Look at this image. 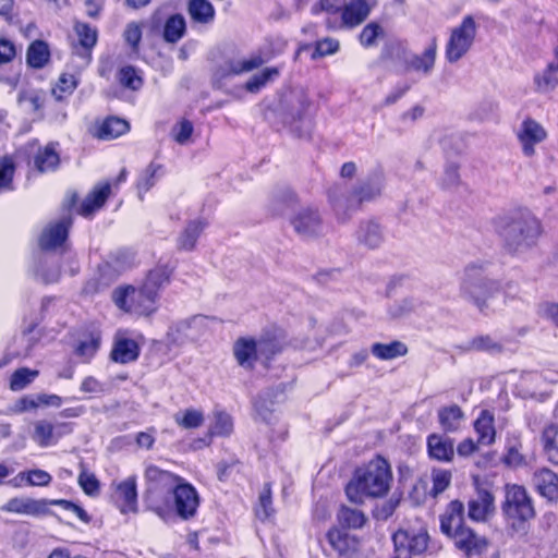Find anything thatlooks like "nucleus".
Wrapping results in <instances>:
<instances>
[{"instance_id": "4468645a", "label": "nucleus", "mask_w": 558, "mask_h": 558, "mask_svg": "<svg viewBox=\"0 0 558 558\" xmlns=\"http://www.w3.org/2000/svg\"><path fill=\"white\" fill-rule=\"evenodd\" d=\"M209 317L194 315L173 323L167 331V341L171 345H182L198 338L208 327Z\"/></svg>"}, {"instance_id": "c03bdc74", "label": "nucleus", "mask_w": 558, "mask_h": 558, "mask_svg": "<svg viewBox=\"0 0 558 558\" xmlns=\"http://www.w3.org/2000/svg\"><path fill=\"white\" fill-rule=\"evenodd\" d=\"M338 521L343 527L360 529L364 525L366 518L361 510L342 506L338 512Z\"/></svg>"}, {"instance_id": "58836bf2", "label": "nucleus", "mask_w": 558, "mask_h": 558, "mask_svg": "<svg viewBox=\"0 0 558 558\" xmlns=\"http://www.w3.org/2000/svg\"><path fill=\"white\" fill-rule=\"evenodd\" d=\"M187 11L191 19L199 24H209L215 19V9L208 0H190Z\"/></svg>"}, {"instance_id": "09e8293b", "label": "nucleus", "mask_w": 558, "mask_h": 558, "mask_svg": "<svg viewBox=\"0 0 558 558\" xmlns=\"http://www.w3.org/2000/svg\"><path fill=\"white\" fill-rule=\"evenodd\" d=\"M37 376L38 371H32L26 367L19 368L11 376L10 388L13 391H20L27 387Z\"/></svg>"}, {"instance_id": "e433bc0d", "label": "nucleus", "mask_w": 558, "mask_h": 558, "mask_svg": "<svg viewBox=\"0 0 558 558\" xmlns=\"http://www.w3.org/2000/svg\"><path fill=\"white\" fill-rule=\"evenodd\" d=\"M170 277L171 270L167 266H158L147 274L143 286L159 299V291L170 282Z\"/></svg>"}, {"instance_id": "37998d69", "label": "nucleus", "mask_w": 558, "mask_h": 558, "mask_svg": "<svg viewBox=\"0 0 558 558\" xmlns=\"http://www.w3.org/2000/svg\"><path fill=\"white\" fill-rule=\"evenodd\" d=\"M59 162V155L50 145L46 146L43 150H39L34 159L35 167L40 172L54 170Z\"/></svg>"}, {"instance_id": "6e6552de", "label": "nucleus", "mask_w": 558, "mask_h": 558, "mask_svg": "<svg viewBox=\"0 0 558 558\" xmlns=\"http://www.w3.org/2000/svg\"><path fill=\"white\" fill-rule=\"evenodd\" d=\"M113 301L119 308L125 312L148 316L157 311L158 299L142 284L140 288L130 286L116 289Z\"/></svg>"}, {"instance_id": "69168bd1", "label": "nucleus", "mask_w": 558, "mask_h": 558, "mask_svg": "<svg viewBox=\"0 0 558 558\" xmlns=\"http://www.w3.org/2000/svg\"><path fill=\"white\" fill-rule=\"evenodd\" d=\"M340 44L337 39L333 38H324L316 43L315 51L313 53V58H322L329 54H333L339 50Z\"/></svg>"}, {"instance_id": "4d7b16f0", "label": "nucleus", "mask_w": 558, "mask_h": 558, "mask_svg": "<svg viewBox=\"0 0 558 558\" xmlns=\"http://www.w3.org/2000/svg\"><path fill=\"white\" fill-rule=\"evenodd\" d=\"M14 174V163L11 158L0 159V191L12 189V179Z\"/></svg>"}, {"instance_id": "f3484780", "label": "nucleus", "mask_w": 558, "mask_h": 558, "mask_svg": "<svg viewBox=\"0 0 558 558\" xmlns=\"http://www.w3.org/2000/svg\"><path fill=\"white\" fill-rule=\"evenodd\" d=\"M175 513L183 520H189L196 514L199 506V496L195 487L184 478L177 486L171 496Z\"/></svg>"}, {"instance_id": "5701e85b", "label": "nucleus", "mask_w": 558, "mask_h": 558, "mask_svg": "<svg viewBox=\"0 0 558 558\" xmlns=\"http://www.w3.org/2000/svg\"><path fill=\"white\" fill-rule=\"evenodd\" d=\"M476 496L469 500L468 515L473 521H485L488 514V488L478 475L472 476Z\"/></svg>"}, {"instance_id": "864d4df0", "label": "nucleus", "mask_w": 558, "mask_h": 558, "mask_svg": "<svg viewBox=\"0 0 558 558\" xmlns=\"http://www.w3.org/2000/svg\"><path fill=\"white\" fill-rule=\"evenodd\" d=\"M384 36L383 27L375 22L365 25L360 33L359 39L363 47L369 48L376 45V40Z\"/></svg>"}, {"instance_id": "79ce46f5", "label": "nucleus", "mask_w": 558, "mask_h": 558, "mask_svg": "<svg viewBox=\"0 0 558 558\" xmlns=\"http://www.w3.org/2000/svg\"><path fill=\"white\" fill-rule=\"evenodd\" d=\"M439 423L447 432H454L459 428L463 418V412L457 404L442 408L438 411Z\"/></svg>"}, {"instance_id": "774afa93", "label": "nucleus", "mask_w": 558, "mask_h": 558, "mask_svg": "<svg viewBox=\"0 0 558 558\" xmlns=\"http://www.w3.org/2000/svg\"><path fill=\"white\" fill-rule=\"evenodd\" d=\"M175 421L184 428H195L202 425L204 416L199 411L187 410L181 418L177 416Z\"/></svg>"}, {"instance_id": "f704fd0d", "label": "nucleus", "mask_w": 558, "mask_h": 558, "mask_svg": "<svg viewBox=\"0 0 558 558\" xmlns=\"http://www.w3.org/2000/svg\"><path fill=\"white\" fill-rule=\"evenodd\" d=\"M61 436L60 432H56L54 425L47 420H39L34 423V432L32 438L40 447H48L54 444Z\"/></svg>"}, {"instance_id": "5fc2aeb1", "label": "nucleus", "mask_w": 558, "mask_h": 558, "mask_svg": "<svg viewBox=\"0 0 558 558\" xmlns=\"http://www.w3.org/2000/svg\"><path fill=\"white\" fill-rule=\"evenodd\" d=\"M118 78L123 87L137 90L143 85V80L133 66H124L119 71Z\"/></svg>"}, {"instance_id": "3c124183", "label": "nucleus", "mask_w": 558, "mask_h": 558, "mask_svg": "<svg viewBox=\"0 0 558 558\" xmlns=\"http://www.w3.org/2000/svg\"><path fill=\"white\" fill-rule=\"evenodd\" d=\"M276 68H266L260 73L253 75L246 83L245 89L250 93H257L264 87L272 77L278 75Z\"/></svg>"}, {"instance_id": "0eeeda50", "label": "nucleus", "mask_w": 558, "mask_h": 558, "mask_svg": "<svg viewBox=\"0 0 558 558\" xmlns=\"http://www.w3.org/2000/svg\"><path fill=\"white\" fill-rule=\"evenodd\" d=\"M488 271L485 262L470 263L465 266L461 281L460 293L466 301L483 311L488 295Z\"/></svg>"}, {"instance_id": "680f3d73", "label": "nucleus", "mask_w": 558, "mask_h": 558, "mask_svg": "<svg viewBox=\"0 0 558 558\" xmlns=\"http://www.w3.org/2000/svg\"><path fill=\"white\" fill-rule=\"evenodd\" d=\"M537 315L558 328V302L543 301L537 305Z\"/></svg>"}, {"instance_id": "338daca9", "label": "nucleus", "mask_w": 558, "mask_h": 558, "mask_svg": "<svg viewBox=\"0 0 558 558\" xmlns=\"http://www.w3.org/2000/svg\"><path fill=\"white\" fill-rule=\"evenodd\" d=\"M459 166L456 162H448L445 167L444 177L441 179V185L445 189H451L459 184Z\"/></svg>"}, {"instance_id": "423d86ee", "label": "nucleus", "mask_w": 558, "mask_h": 558, "mask_svg": "<svg viewBox=\"0 0 558 558\" xmlns=\"http://www.w3.org/2000/svg\"><path fill=\"white\" fill-rule=\"evenodd\" d=\"M312 106L310 97L303 90L291 93L287 99L283 122L301 138L310 137L313 132Z\"/></svg>"}, {"instance_id": "a18cd8bd", "label": "nucleus", "mask_w": 558, "mask_h": 558, "mask_svg": "<svg viewBox=\"0 0 558 558\" xmlns=\"http://www.w3.org/2000/svg\"><path fill=\"white\" fill-rule=\"evenodd\" d=\"M274 512L270 483H265L258 496L255 514L259 520L265 521L269 519Z\"/></svg>"}, {"instance_id": "ea45409f", "label": "nucleus", "mask_w": 558, "mask_h": 558, "mask_svg": "<svg viewBox=\"0 0 558 558\" xmlns=\"http://www.w3.org/2000/svg\"><path fill=\"white\" fill-rule=\"evenodd\" d=\"M130 129L129 123L120 118H107L98 130V137L101 140H112L124 133Z\"/></svg>"}, {"instance_id": "20e7f679", "label": "nucleus", "mask_w": 558, "mask_h": 558, "mask_svg": "<svg viewBox=\"0 0 558 558\" xmlns=\"http://www.w3.org/2000/svg\"><path fill=\"white\" fill-rule=\"evenodd\" d=\"M383 184V173L375 171L362 180L348 195L341 193L339 187L329 190V201L338 220L347 222L363 202H369L381 193Z\"/></svg>"}, {"instance_id": "603ef678", "label": "nucleus", "mask_w": 558, "mask_h": 558, "mask_svg": "<svg viewBox=\"0 0 558 558\" xmlns=\"http://www.w3.org/2000/svg\"><path fill=\"white\" fill-rule=\"evenodd\" d=\"M161 169L160 165L149 163L137 182L138 196L143 199V193L148 192L156 184V174Z\"/></svg>"}, {"instance_id": "f257e3e1", "label": "nucleus", "mask_w": 558, "mask_h": 558, "mask_svg": "<svg viewBox=\"0 0 558 558\" xmlns=\"http://www.w3.org/2000/svg\"><path fill=\"white\" fill-rule=\"evenodd\" d=\"M494 230L504 250L521 256L537 246L544 233L542 220L527 207H513L494 218Z\"/></svg>"}, {"instance_id": "052dcab7", "label": "nucleus", "mask_w": 558, "mask_h": 558, "mask_svg": "<svg viewBox=\"0 0 558 558\" xmlns=\"http://www.w3.org/2000/svg\"><path fill=\"white\" fill-rule=\"evenodd\" d=\"M21 480H26L31 486H47L51 482V475L43 470H33L29 472H21L17 474Z\"/></svg>"}, {"instance_id": "7ed1b4c3", "label": "nucleus", "mask_w": 558, "mask_h": 558, "mask_svg": "<svg viewBox=\"0 0 558 558\" xmlns=\"http://www.w3.org/2000/svg\"><path fill=\"white\" fill-rule=\"evenodd\" d=\"M463 514V504L459 500H452L447 506L445 513L440 515V530L465 555H478L485 549L486 539L465 526Z\"/></svg>"}, {"instance_id": "b1692460", "label": "nucleus", "mask_w": 558, "mask_h": 558, "mask_svg": "<svg viewBox=\"0 0 558 558\" xmlns=\"http://www.w3.org/2000/svg\"><path fill=\"white\" fill-rule=\"evenodd\" d=\"M436 56L437 41L436 38H433L421 54H413L405 60V68L427 76L434 70Z\"/></svg>"}, {"instance_id": "39448f33", "label": "nucleus", "mask_w": 558, "mask_h": 558, "mask_svg": "<svg viewBox=\"0 0 558 558\" xmlns=\"http://www.w3.org/2000/svg\"><path fill=\"white\" fill-rule=\"evenodd\" d=\"M144 477L146 483L144 502L147 509L165 519L171 509V496L182 477L156 465L146 466Z\"/></svg>"}, {"instance_id": "1a4fd4ad", "label": "nucleus", "mask_w": 558, "mask_h": 558, "mask_svg": "<svg viewBox=\"0 0 558 558\" xmlns=\"http://www.w3.org/2000/svg\"><path fill=\"white\" fill-rule=\"evenodd\" d=\"M48 504L59 505L62 506L63 509L71 511L74 513L80 520L83 522H88L89 517L87 512L81 508L80 506L64 500H52L48 502L45 499H33L29 497H15L10 499L3 507L2 510L8 512H15L21 514H28V515H39L47 512V506Z\"/></svg>"}, {"instance_id": "bb28decb", "label": "nucleus", "mask_w": 558, "mask_h": 558, "mask_svg": "<svg viewBox=\"0 0 558 558\" xmlns=\"http://www.w3.org/2000/svg\"><path fill=\"white\" fill-rule=\"evenodd\" d=\"M256 341L258 343L260 357L265 361H269L275 355L282 352L288 344L286 333L282 330L268 331Z\"/></svg>"}, {"instance_id": "412c9836", "label": "nucleus", "mask_w": 558, "mask_h": 558, "mask_svg": "<svg viewBox=\"0 0 558 558\" xmlns=\"http://www.w3.org/2000/svg\"><path fill=\"white\" fill-rule=\"evenodd\" d=\"M113 498L119 504L122 512L137 511V484L135 476H129L119 483H112Z\"/></svg>"}, {"instance_id": "aec40b11", "label": "nucleus", "mask_w": 558, "mask_h": 558, "mask_svg": "<svg viewBox=\"0 0 558 558\" xmlns=\"http://www.w3.org/2000/svg\"><path fill=\"white\" fill-rule=\"evenodd\" d=\"M547 136L545 129L533 119H525L518 132L519 141L522 145L523 154L527 157L535 153L534 146L542 143Z\"/></svg>"}, {"instance_id": "de8ad7c7", "label": "nucleus", "mask_w": 558, "mask_h": 558, "mask_svg": "<svg viewBox=\"0 0 558 558\" xmlns=\"http://www.w3.org/2000/svg\"><path fill=\"white\" fill-rule=\"evenodd\" d=\"M451 478H452V473L449 470L433 469V471H432L433 487L429 492L430 496L436 498L441 493H444L450 486Z\"/></svg>"}, {"instance_id": "393cba45", "label": "nucleus", "mask_w": 558, "mask_h": 558, "mask_svg": "<svg viewBox=\"0 0 558 558\" xmlns=\"http://www.w3.org/2000/svg\"><path fill=\"white\" fill-rule=\"evenodd\" d=\"M140 347L133 339H129L121 333H117L110 357L113 362L128 364L138 359Z\"/></svg>"}, {"instance_id": "4c0bfd02", "label": "nucleus", "mask_w": 558, "mask_h": 558, "mask_svg": "<svg viewBox=\"0 0 558 558\" xmlns=\"http://www.w3.org/2000/svg\"><path fill=\"white\" fill-rule=\"evenodd\" d=\"M50 58V50L44 40L33 41L26 52V62L31 68L41 69Z\"/></svg>"}, {"instance_id": "cd10ccee", "label": "nucleus", "mask_w": 558, "mask_h": 558, "mask_svg": "<svg viewBox=\"0 0 558 558\" xmlns=\"http://www.w3.org/2000/svg\"><path fill=\"white\" fill-rule=\"evenodd\" d=\"M75 33L78 43L73 45V52L82 57L87 63L90 60V50L97 41V32L85 23H76Z\"/></svg>"}, {"instance_id": "bf43d9fd", "label": "nucleus", "mask_w": 558, "mask_h": 558, "mask_svg": "<svg viewBox=\"0 0 558 558\" xmlns=\"http://www.w3.org/2000/svg\"><path fill=\"white\" fill-rule=\"evenodd\" d=\"M99 337H90L87 340L80 341L75 348V354L81 356L84 361H89L99 348Z\"/></svg>"}, {"instance_id": "ddd939ff", "label": "nucleus", "mask_w": 558, "mask_h": 558, "mask_svg": "<svg viewBox=\"0 0 558 558\" xmlns=\"http://www.w3.org/2000/svg\"><path fill=\"white\" fill-rule=\"evenodd\" d=\"M476 33L473 17L468 15L462 23L451 31L446 46V58L450 63L460 60L470 49Z\"/></svg>"}, {"instance_id": "2f4dec72", "label": "nucleus", "mask_w": 558, "mask_h": 558, "mask_svg": "<svg viewBox=\"0 0 558 558\" xmlns=\"http://www.w3.org/2000/svg\"><path fill=\"white\" fill-rule=\"evenodd\" d=\"M428 453L439 461H450L453 458V441L445 436L432 434L427 438Z\"/></svg>"}, {"instance_id": "8fccbe9b", "label": "nucleus", "mask_w": 558, "mask_h": 558, "mask_svg": "<svg viewBox=\"0 0 558 558\" xmlns=\"http://www.w3.org/2000/svg\"><path fill=\"white\" fill-rule=\"evenodd\" d=\"M327 539L330 546L340 555L345 554L351 548L352 539L347 532L332 529L327 533Z\"/></svg>"}, {"instance_id": "a878e982", "label": "nucleus", "mask_w": 558, "mask_h": 558, "mask_svg": "<svg viewBox=\"0 0 558 558\" xmlns=\"http://www.w3.org/2000/svg\"><path fill=\"white\" fill-rule=\"evenodd\" d=\"M355 238L360 245L369 250L379 247L385 239L383 228L375 220L362 221L355 231Z\"/></svg>"}, {"instance_id": "9b49d317", "label": "nucleus", "mask_w": 558, "mask_h": 558, "mask_svg": "<svg viewBox=\"0 0 558 558\" xmlns=\"http://www.w3.org/2000/svg\"><path fill=\"white\" fill-rule=\"evenodd\" d=\"M428 541V532L423 524L399 529L392 535L395 558H411L413 555L423 554L427 549Z\"/></svg>"}, {"instance_id": "7c9ffc66", "label": "nucleus", "mask_w": 558, "mask_h": 558, "mask_svg": "<svg viewBox=\"0 0 558 558\" xmlns=\"http://www.w3.org/2000/svg\"><path fill=\"white\" fill-rule=\"evenodd\" d=\"M206 226L207 222L202 219L189 221L177 239L178 248L181 251H193Z\"/></svg>"}, {"instance_id": "6e6d98bb", "label": "nucleus", "mask_w": 558, "mask_h": 558, "mask_svg": "<svg viewBox=\"0 0 558 558\" xmlns=\"http://www.w3.org/2000/svg\"><path fill=\"white\" fill-rule=\"evenodd\" d=\"M233 430V422L229 414L218 412L215 416V423L211 433L218 436H229Z\"/></svg>"}, {"instance_id": "f03ea898", "label": "nucleus", "mask_w": 558, "mask_h": 558, "mask_svg": "<svg viewBox=\"0 0 558 558\" xmlns=\"http://www.w3.org/2000/svg\"><path fill=\"white\" fill-rule=\"evenodd\" d=\"M391 480L389 463L378 457L355 471L345 487V494L352 502L362 504L365 498L385 496L390 488Z\"/></svg>"}, {"instance_id": "13d9d810", "label": "nucleus", "mask_w": 558, "mask_h": 558, "mask_svg": "<svg viewBox=\"0 0 558 558\" xmlns=\"http://www.w3.org/2000/svg\"><path fill=\"white\" fill-rule=\"evenodd\" d=\"M439 145L441 146L444 153L450 157L458 155L461 151V143L458 134L454 133H444L439 140Z\"/></svg>"}, {"instance_id": "e2e57ef3", "label": "nucleus", "mask_w": 558, "mask_h": 558, "mask_svg": "<svg viewBox=\"0 0 558 558\" xmlns=\"http://www.w3.org/2000/svg\"><path fill=\"white\" fill-rule=\"evenodd\" d=\"M344 0H319L318 3L313 5V14L326 12L328 16H339Z\"/></svg>"}, {"instance_id": "72a5a7b5", "label": "nucleus", "mask_w": 558, "mask_h": 558, "mask_svg": "<svg viewBox=\"0 0 558 558\" xmlns=\"http://www.w3.org/2000/svg\"><path fill=\"white\" fill-rule=\"evenodd\" d=\"M111 192L109 183L96 185L94 190L83 201L78 213L84 216H90L96 209L100 208L107 201Z\"/></svg>"}, {"instance_id": "2eb2a0df", "label": "nucleus", "mask_w": 558, "mask_h": 558, "mask_svg": "<svg viewBox=\"0 0 558 558\" xmlns=\"http://www.w3.org/2000/svg\"><path fill=\"white\" fill-rule=\"evenodd\" d=\"M290 225L302 238H316L323 233V218L317 208L306 206L290 217Z\"/></svg>"}, {"instance_id": "9d476101", "label": "nucleus", "mask_w": 558, "mask_h": 558, "mask_svg": "<svg viewBox=\"0 0 558 558\" xmlns=\"http://www.w3.org/2000/svg\"><path fill=\"white\" fill-rule=\"evenodd\" d=\"M376 3V0L344 1L339 16H327L326 26L332 31L355 28L368 17Z\"/></svg>"}, {"instance_id": "dca6fc26", "label": "nucleus", "mask_w": 558, "mask_h": 558, "mask_svg": "<svg viewBox=\"0 0 558 558\" xmlns=\"http://www.w3.org/2000/svg\"><path fill=\"white\" fill-rule=\"evenodd\" d=\"M264 63L260 56H252L248 59H227L214 72L213 84L217 88H221L223 81L234 75L251 72L258 69Z\"/></svg>"}, {"instance_id": "a211bd4d", "label": "nucleus", "mask_w": 558, "mask_h": 558, "mask_svg": "<svg viewBox=\"0 0 558 558\" xmlns=\"http://www.w3.org/2000/svg\"><path fill=\"white\" fill-rule=\"evenodd\" d=\"M232 353L238 365L246 371L254 369L256 362L262 359L258 343L251 337L238 338L232 345Z\"/></svg>"}, {"instance_id": "473e14b6", "label": "nucleus", "mask_w": 558, "mask_h": 558, "mask_svg": "<svg viewBox=\"0 0 558 558\" xmlns=\"http://www.w3.org/2000/svg\"><path fill=\"white\" fill-rule=\"evenodd\" d=\"M543 453L547 461L558 465V425L548 423L541 434Z\"/></svg>"}, {"instance_id": "6ab92c4d", "label": "nucleus", "mask_w": 558, "mask_h": 558, "mask_svg": "<svg viewBox=\"0 0 558 558\" xmlns=\"http://www.w3.org/2000/svg\"><path fill=\"white\" fill-rule=\"evenodd\" d=\"M72 225L71 217H63L61 220L48 225L41 232L39 238V246L41 250L50 251L61 246L69 233Z\"/></svg>"}, {"instance_id": "49530a36", "label": "nucleus", "mask_w": 558, "mask_h": 558, "mask_svg": "<svg viewBox=\"0 0 558 558\" xmlns=\"http://www.w3.org/2000/svg\"><path fill=\"white\" fill-rule=\"evenodd\" d=\"M295 202V193L288 187H282L274 192L270 206L276 215H281L287 207Z\"/></svg>"}, {"instance_id": "c756f323", "label": "nucleus", "mask_w": 558, "mask_h": 558, "mask_svg": "<svg viewBox=\"0 0 558 558\" xmlns=\"http://www.w3.org/2000/svg\"><path fill=\"white\" fill-rule=\"evenodd\" d=\"M534 83L541 93H548L558 86V46L555 49L554 60L543 72L535 74Z\"/></svg>"}, {"instance_id": "c85d7f7f", "label": "nucleus", "mask_w": 558, "mask_h": 558, "mask_svg": "<svg viewBox=\"0 0 558 558\" xmlns=\"http://www.w3.org/2000/svg\"><path fill=\"white\" fill-rule=\"evenodd\" d=\"M487 410H483L481 412V416L475 421L474 428L478 434V438L474 441L472 438H466L458 445L457 452L461 457H468L473 452L477 451L482 445H484V439L488 434V420L486 417Z\"/></svg>"}, {"instance_id": "f8f14e48", "label": "nucleus", "mask_w": 558, "mask_h": 558, "mask_svg": "<svg viewBox=\"0 0 558 558\" xmlns=\"http://www.w3.org/2000/svg\"><path fill=\"white\" fill-rule=\"evenodd\" d=\"M501 509L507 518L521 522L535 517L532 498L525 487L518 484H507L505 486V500Z\"/></svg>"}, {"instance_id": "c9c22d12", "label": "nucleus", "mask_w": 558, "mask_h": 558, "mask_svg": "<svg viewBox=\"0 0 558 558\" xmlns=\"http://www.w3.org/2000/svg\"><path fill=\"white\" fill-rule=\"evenodd\" d=\"M371 352L379 360H393L404 356L408 353V347L399 340L390 343L375 342L371 347Z\"/></svg>"}, {"instance_id": "4be33fe9", "label": "nucleus", "mask_w": 558, "mask_h": 558, "mask_svg": "<svg viewBox=\"0 0 558 558\" xmlns=\"http://www.w3.org/2000/svg\"><path fill=\"white\" fill-rule=\"evenodd\" d=\"M535 490L549 501L558 500V475L547 468L537 469L532 476Z\"/></svg>"}, {"instance_id": "0e129e2a", "label": "nucleus", "mask_w": 558, "mask_h": 558, "mask_svg": "<svg viewBox=\"0 0 558 558\" xmlns=\"http://www.w3.org/2000/svg\"><path fill=\"white\" fill-rule=\"evenodd\" d=\"M78 484L88 496H96L99 493V481L93 473L83 470L78 475Z\"/></svg>"}, {"instance_id": "a19ab883", "label": "nucleus", "mask_w": 558, "mask_h": 558, "mask_svg": "<svg viewBox=\"0 0 558 558\" xmlns=\"http://www.w3.org/2000/svg\"><path fill=\"white\" fill-rule=\"evenodd\" d=\"M185 20L181 14L171 15L163 26V39L167 43L174 44L185 34Z\"/></svg>"}]
</instances>
